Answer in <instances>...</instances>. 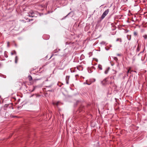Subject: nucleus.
Returning a JSON list of instances; mask_svg holds the SVG:
<instances>
[{
    "instance_id": "obj_21",
    "label": "nucleus",
    "mask_w": 147,
    "mask_h": 147,
    "mask_svg": "<svg viewBox=\"0 0 147 147\" xmlns=\"http://www.w3.org/2000/svg\"><path fill=\"white\" fill-rule=\"evenodd\" d=\"M66 83H67V84H68V81H66Z\"/></svg>"
},
{
    "instance_id": "obj_2",
    "label": "nucleus",
    "mask_w": 147,
    "mask_h": 147,
    "mask_svg": "<svg viewBox=\"0 0 147 147\" xmlns=\"http://www.w3.org/2000/svg\"><path fill=\"white\" fill-rule=\"evenodd\" d=\"M109 12V10L107 9L106 10L105 12L103 13L101 16V18L102 19H103L108 14Z\"/></svg>"
},
{
    "instance_id": "obj_1",
    "label": "nucleus",
    "mask_w": 147,
    "mask_h": 147,
    "mask_svg": "<svg viewBox=\"0 0 147 147\" xmlns=\"http://www.w3.org/2000/svg\"><path fill=\"white\" fill-rule=\"evenodd\" d=\"M28 16L29 17H36L35 16V12L33 11H30L28 13Z\"/></svg>"
},
{
    "instance_id": "obj_6",
    "label": "nucleus",
    "mask_w": 147,
    "mask_h": 147,
    "mask_svg": "<svg viewBox=\"0 0 147 147\" xmlns=\"http://www.w3.org/2000/svg\"><path fill=\"white\" fill-rule=\"evenodd\" d=\"M18 58L17 56H16L15 57V62L16 63H17L18 61Z\"/></svg>"
},
{
    "instance_id": "obj_10",
    "label": "nucleus",
    "mask_w": 147,
    "mask_h": 147,
    "mask_svg": "<svg viewBox=\"0 0 147 147\" xmlns=\"http://www.w3.org/2000/svg\"><path fill=\"white\" fill-rule=\"evenodd\" d=\"M98 68L100 70L102 69V66L101 65H98Z\"/></svg>"
},
{
    "instance_id": "obj_5",
    "label": "nucleus",
    "mask_w": 147,
    "mask_h": 147,
    "mask_svg": "<svg viewBox=\"0 0 147 147\" xmlns=\"http://www.w3.org/2000/svg\"><path fill=\"white\" fill-rule=\"evenodd\" d=\"M59 103V102H53V104L54 105H56L57 106L58 105V104Z\"/></svg>"
},
{
    "instance_id": "obj_24",
    "label": "nucleus",
    "mask_w": 147,
    "mask_h": 147,
    "mask_svg": "<svg viewBox=\"0 0 147 147\" xmlns=\"http://www.w3.org/2000/svg\"><path fill=\"white\" fill-rule=\"evenodd\" d=\"M130 39H131V37H130V38H129V39H128V40H130Z\"/></svg>"
},
{
    "instance_id": "obj_7",
    "label": "nucleus",
    "mask_w": 147,
    "mask_h": 147,
    "mask_svg": "<svg viewBox=\"0 0 147 147\" xmlns=\"http://www.w3.org/2000/svg\"><path fill=\"white\" fill-rule=\"evenodd\" d=\"M28 80L29 81H31V80H32V78L30 76H28Z\"/></svg>"
},
{
    "instance_id": "obj_13",
    "label": "nucleus",
    "mask_w": 147,
    "mask_h": 147,
    "mask_svg": "<svg viewBox=\"0 0 147 147\" xmlns=\"http://www.w3.org/2000/svg\"><path fill=\"white\" fill-rule=\"evenodd\" d=\"M16 52L15 51H14L13 52L11 53V55H13V54H16Z\"/></svg>"
},
{
    "instance_id": "obj_28",
    "label": "nucleus",
    "mask_w": 147,
    "mask_h": 147,
    "mask_svg": "<svg viewBox=\"0 0 147 147\" xmlns=\"http://www.w3.org/2000/svg\"><path fill=\"white\" fill-rule=\"evenodd\" d=\"M134 72H136V71H134Z\"/></svg>"
},
{
    "instance_id": "obj_14",
    "label": "nucleus",
    "mask_w": 147,
    "mask_h": 147,
    "mask_svg": "<svg viewBox=\"0 0 147 147\" xmlns=\"http://www.w3.org/2000/svg\"><path fill=\"white\" fill-rule=\"evenodd\" d=\"M108 69H106L105 71V74H107L108 72Z\"/></svg>"
},
{
    "instance_id": "obj_26",
    "label": "nucleus",
    "mask_w": 147,
    "mask_h": 147,
    "mask_svg": "<svg viewBox=\"0 0 147 147\" xmlns=\"http://www.w3.org/2000/svg\"><path fill=\"white\" fill-rule=\"evenodd\" d=\"M1 64H0V66H1Z\"/></svg>"
},
{
    "instance_id": "obj_8",
    "label": "nucleus",
    "mask_w": 147,
    "mask_h": 147,
    "mask_svg": "<svg viewBox=\"0 0 147 147\" xmlns=\"http://www.w3.org/2000/svg\"><path fill=\"white\" fill-rule=\"evenodd\" d=\"M116 41L117 42L119 41L120 42H121V38H118L116 39Z\"/></svg>"
},
{
    "instance_id": "obj_22",
    "label": "nucleus",
    "mask_w": 147,
    "mask_h": 147,
    "mask_svg": "<svg viewBox=\"0 0 147 147\" xmlns=\"http://www.w3.org/2000/svg\"><path fill=\"white\" fill-rule=\"evenodd\" d=\"M9 42H7V45H8V46H9Z\"/></svg>"
},
{
    "instance_id": "obj_12",
    "label": "nucleus",
    "mask_w": 147,
    "mask_h": 147,
    "mask_svg": "<svg viewBox=\"0 0 147 147\" xmlns=\"http://www.w3.org/2000/svg\"><path fill=\"white\" fill-rule=\"evenodd\" d=\"M134 35L135 36H137L138 35V33L136 32H134Z\"/></svg>"
},
{
    "instance_id": "obj_25",
    "label": "nucleus",
    "mask_w": 147,
    "mask_h": 147,
    "mask_svg": "<svg viewBox=\"0 0 147 147\" xmlns=\"http://www.w3.org/2000/svg\"><path fill=\"white\" fill-rule=\"evenodd\" d=\"M5 57H7V55H5Z\"/></svg>"
},
{
    "instance_id": "obj_4",
    "label": "nucleus",
    "mask_w": 147,
    "mask_h": 147,
    "mask_svg": "<svg viewBox=\"0 0 147 147\" xmlns=\"http://www.w3.org/2000/svg\"><path fill=\"white\" fill-rule=\"evenodd\" d=\"M140 48L141 45H140L139 44H138V46L137 48L136 51L138 52H139L140 50Z\"/></svg>"
},
{
    "instance_id": "obj_11",
    "label": "nucleus",
    "mask_w": 147,
    "mask_h": 147,
    "mask_svg": "<svg viewBox=\"0 0 147 147\" xmlns=\"http://www.w3.org/2000/svg\"><path fill=\"white\" fill-rule=\"evenodd\" d=\"M143 37L144 39H146L147 38V35H143Z\"/></svg>"
},
{
    "instance_id": "obj_18",
    "label": "nucleus",
    "mask_w": 147,
    "mask_h": 147,
    "mask_svg": "<svg viewBox=\"0 0 147 147\" xmlns=\"http://www.w3.org/2000/svg\"><path fill=\"white\" fill-rule=\"evenodd\" d=\"M2 77L4 78H6V76L3 75Z\"/></svg>"
},
{
    "instance_id": "obj_27",
    "label": "nucleus",
    "mask_w": 147,
    "mask_h": 147,
    "mask_svg": "<svg viewBox=\"0 0 147 147\" xmlns=\"http://www.w3.org/2000/svg\"><path fill=\"white\" fill-rule=\"evenodd\" d=\"M133 71L131 70V71Z\"/></svg>"
},
{
    "instance_id": "obj_16",
    "label": "nucleus",
    "mask_w": 147,
    "mask_h": 147,
    "mask_svg": "<svg viewBox=\"0 0 147 147\" xmlns=\"http://www.w3.org/2000/svg\"><path fill=\"white\" fill-rule=\"evenodd\" d=\"M130 69H131V68H130L129 69H128V71H127V73H129V72L130 71Z\"/></svg>"
},
{
    "instance_id": "obj_15",
    "label": "nucleus",
    "mask_w": 147,
    "mask_h": 147,
    "mask_svg": "<svg viewBox=\"0 0 147 147\" xmlns=\"http://www.w3.org/2000/svg\"><path fill=\"white\" fill-rule=\"evenodd\" d=\"M9 106V105L8 104H6L5 105L4 107H7Z\"/></svg>"
},
{
    "instance_id": "obj_23",
    "label": "nucleus",
    "mask_w": 147,
    "mask_h": 147,
    "mask_svg": "<svg viewBox=\"0 0 147 147\" xmlns=\"http://www.w3.org/2000/svg\"><path fill=\"white\" fill-rule=\"evenodd\" d=\"M29 20V21H30L32 20H32V19H31V20Z\"/></svg>"
},
{
    "instance_id": "obj_19",
    "label": "nucleus",
    "mask_w": 147,
    "mask_h": 147,
    "mask_svg": "<svg viewBox=\"0 0 147 147\" xmlns=\"http://www.w3.org/2000/svg\"><path fill=\"white\" fill-rule=\"evenodd\" d=\"M144 49H144V50H143V51L141 52L140 53H143V52H144Z\"/></svg>"
},
{
    "instance_id": "obj_9",
    "label": "nucleus",
    "mask_w": 147,
    "mask_h": 147,
    "mask_svg": "<svg viewBox=\"0 0 147 147\" xmlns=\"http://www.w3.org/2000/svg\"><path fill=\"white\" fill-rule=\"evenodd\" d=\"M112 73L113 74H115L117 73V71H116L113 69Z\"/></svg>"
},
{
    "instance_id": "obj_17",
    "label": "nucleus",
    "mask_w": 147,
    "mask_h": 147,
    "mask_svg": "<svg viewBox=\"0 0 147 147\" xmlns=\"http://www.w3.org/2000/svg\"><path fill=\"white\" fill-rule=\"evenodd\" d=\"M114 59L115 60H117V57H114Z\"/></svg>"
},
{
    "instance_id": "obj_20",
    "label": "nucleus",
    "mask_w": 147,
    "mask_h": 147,
    "mask_svg": "<svg viewBox=\"0 0 147 147\" xmlns=\"http://www.w3.org/2000/svg\"><path fill=\"white\" fill-rule=\"evenodd\" d=\"M2 76H3V75L2 74H0V76H1V77H2Z\"/></svg>"
},
{
    "instance_id": "obj_3",
    "label": "nucleus",
    "mask_w": 147,
    "mask_h": 147,
    "mask_svg": "<svg viewBox=\"0 0 147 147\" xmlns=\"http://www.w3.org/2000/svg\"><path fill=\"white\" fill-rule=\"evenodd\" d=\"M107 79L106 78L101 82V84L102 85H105L107 84Z\"/></svg>"
}]
</instances>
